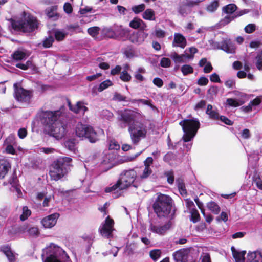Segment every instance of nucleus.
<instances>
[{
	"mask_svg": "<svg viewBox=\"0 0 262 262\" xmlns=\"http://www.w3.org/2000/svg\"><path fill=\"white\" fill-rule=\"evenodd\" d=\"M119 121L122 128L128 126L130 139L134 144L137 145L142 139L146 137L147 127L139 121L136 116H120Z\"/></svg>",
	"mask_w": 262,
	"mask_h": 262,
	"instance_id": "f257e3e1",
	"label": "nucleus"
},
{
	"mask_svg": "<svg viewBox=\"0 0 262 262\" xmlns=\"http://www.w3.org/2000/svg\"><path fill=\"white\" fill-rule=\"evenodd\" d=\"M137 179V172L131 169L123 171L120 175L117 183L105 189L106 193H112L114 198H118L122 193V190L130 187Z\"/></svg>",
	"mask_w": 262,
	"mask_h": 262,
	"instance_id": "f03ea898",
	"label": "nucleus"
},
{
	"mask_svg": "<svg viewBox=\"0 0 262 262\" xmlns=\"http://www.w3.org/2000/svg\"><path fill=\"white\" fill-rule=\"evenodd\" d=\"M60 116H47L42 119L48 134L56 139L62 138L67 132L66 124L60 119Z\"/></svg>",
	"mask_w": 262,
	"mask_h": 262,
	"instance_id": "7ed1b4c3",
	"label": "nucleus"
},
{
	"mask_svg": "<svg viewBox=\"0 0 262 262\" xmlns=\"http://www.w3.org/2000/svg\"><path fill=\"white\" fill-rule=\"evenodd\" d=\"M42 257L43 262H72L66 252L54 244L46 247Z\"/></svg>",
	"mask_w": 262,
	"mask_h": 262,
	"instance_id": "20e7f679",
	"label": "nucleus"
},
{
	"mask_svg": "<svg viewBox=\"0 0 262 262\" xmlns=\"http://www.w3.org/2000/svg\"><path fill=\"white\" fill-rule=\"evenodd\" d=\"M171 201L168 195L160 194L158 196L153 207L159 217L172 218L174 212L172 210Z\"/></svg>",
	"mask_w": 262,
	"mask_h": 262,
	"instance_id": "39448f33",
	"label": "nucleus"
},
{
	"mask_svg": "<svg viewBox=\"0 0 262 262\" xmlns=\"http://www.w3.org/2000/svg\"><path fill=\"white\" fill-rule=\"evenodd\" d=\"M72 159L69 157L59 158L50 167L49 174L52 180L57 181L68 172V167L71 165Z\"/></svg>",
	"mask_w": 262,
	"mask_h": 262,
	"instance_id": "423d86ee",
	"label": "nucleus"
},
{
	"mask_svg": "<svg viewBox=\"0 0 262 262\" xmlns=\"http://www.w3.org/2000/svg\"><path fill=\"white\" fill-rule=\"evenodd\" d=\"M11 25L14 30L23 32H31L37 27L36 18L25 12H24L23 17L21 20L12 21Z\"/></svg>",
	"mask_w": 262,
	"mask_h": 262,
	"instance_id": "0eeeda50",
	"label": "nucleus"
},
{
	"mask_svg": "<svg viewBox=\"0 0 262 262\" xmlns=\"http://www.w3.org/2000/svg\"><path fill=\"white\" fill-rule=\"evenodd\" d=\"M184 134L182 139L185 142L190 141L196 135L200 127V123L197 119H187L180 122Z\"/></svg>",
	"mask_w": 262,
	"mask_h": 262,
	"instance_id": "6e6552de",
	"label": "nucleus"
},
{
	"mask_svg": "<svg viewBox=\"0 0 262 262\" xmlns=\"http://www.w3.org/2000/svg\"><path fill=\"white\" fill-rule=\"evenodd\" d=\"M75 133L77 137L88 138L92 143H94L98 140L96 132L94 131L92 127L87 125L81 123L77 124L75 128Z\"/></svg>",
	"mask_w": 262,
	"mask_h": 262,
	"instance_id": "1a4fd4ad",
	"label": "nucleus"
},
{
	"mask_svg": "<svg viewBox=\"0 0 262 262\" xmlns=\"http://www.w3.org/2000/svg\"><path fill=\"white\" fill-rule=\"evenodd\" d=\"M15 87V97L20 102L29 103L32 97V92L25 90L22 88L17 87L16 84H14Z\"/></svg>",
	"mask_w": 262,
	"mask_h": 262,
	"instance_id": "9d476101",
	"label": "nucleus"
},
{
	"mask_svg": "<svg viewBox=\"0 0 262 262\" xmlns=\"http://www.w3.org/2000/svg\"><path fill=\"white\" fill-rule=\"evenodd\" d=\"M114 221L107 216L104 223L102 224L99 230L101 235L104 237H109L113 231Z\"/></svg>",
	"mask_w": 262,
	"mask_h": 262,
	"instance_id": "9b49d317",
	"label": "nucleus"
},
{
	"mask_svg": "<svg viewBox=\"0 0 262 262\" xmlns=\"http://www.w3.org/2000/svg\"><path fill=\"white\" fill-rule=\"evenodd\" d=\"M176 262H188L191 260V256L188 249L179 250L173 253Z\"/></svg>",
	"mask_w": 262,
	"mask_h": 262,
	"instance_id": "f8f14e48",
	"label": "nucleus"
},
{
	"mask_svg": "<svg viewBox=\"0 0 262 262\" xmlns=\"http://www.w3.org/2000/svg\"><path fill=\"white\" fill-rule=\"evenodd\" d=\"M59 217V214L58 213L52 214L43 218L41 223L45 228H51L56 225Z\"/></svg>",
	"mask_w": 262,
	"mask_h": 262,
	"instance_id": "ddd939ff",
	"label": "nucleus"
},
{
	"mask_svg": "<svg viewBox=\"0 0 262 262\" xmlns=\"http://www.w3.org/2000/svg\"><path fill=\"white\" fill-rule=\"evenodd\" d=\"M66 101L69 109L74 113L84 114L88 111V108L82 101H78L73 105L69 99H67Z\"/></svg>",
	"mask_w": 262,
	"mask_h": 262,
	"instance_id": "4468645a",
	"label": "nucleus"
},
{
	"mask_svg": "<svg viewBox=\"0 0 262 262\" xmlns=\"http://www.w3.org/2000/svg\"><path fill=\"white\" fill-rule=\"evenodd\" d=\"M171 226L172 223L170 221L168 222L165 225L161 226H158L151 223L149 229L153 233L162 235L165 233L171 228Z\"/></svg>",
	"mask_w": 262,
	"mask_h": 262,
	"instance_id": "2eb2a0df",
	"label": "nucleus"
},
{
	"mask_svg": "<svg viewBox=\"0 0 262 262\" xmlns=\"http://www.w3.org/2000/svg\"><path fill=\"white\" fill-rule=\"evenodd\" d=\"M115 155L111 153L106 154L104 155L100 163L103 170L107 171L113 166V162L115 159Z\"/></svg>",
	"mask_w": 262,
	"mask_h": 262,
	"instance_id": "dca6fc26",
	"label": "nucleus"
},
{
	"mask_svg": "<svg viewBox=\"0 0 262 262\" xmlns=\"http://www.w3.org/2000/svg\"><path fill=\"white\" fill-rule=\"evenodd\" d=\"M186 45L187 41L183 35L178 33H174V39L172 43V47H179L183 49L186 47Z\"/></svg>",
	"mask_w": 262,
	"mask_h": 262,
	"instance_id": "f3484780",
	"label": "nucleus"
},
{
	"mask_svg": "<svg viewBox=\"0 0 262 262\" xmlns=\"http://www.w3.org/2000/svg\"><path fill=\"white\" fill-rule=\"evenodd\" d=\"M262 102V95L257 97L253 100L251 101L248 105L241 107L242 111L245 113L250 112L255 109V107L258 105Z\"/></svg>",
	"mask_w": 262,
	"mask_h": 262,
	"instance_id": "a211bd4d",
	"label": "nucleus"
},
{
	"mask_svg": "<svg viewBox=\"0 0 262 262\" xmlns=\"http://www.w3.org/2000/svg\"><path fill=\"white\" fill-rule=\"evenodd\" d=\"M20 231L23 233L27 232L28 235L34 237H38L39 234V231L38 227L35 226H21L20 228Z\"/></svg>",
	"mask_w": 262,
	"mask_h": 262,
	"instance_id": "6ab92c4d",
	"label": "nucleus"
},
{
	"mask_svg": "<svg viewBox=\"0 0 262 262\" xmlns=\"http://www.w3.org/2000/svg\"><path fill=\"white\" fill-rule=\"evenodd\" d=\"M221 49L228 53H234L236 48L230 39H227L222 42Z\"/></svg>",
	"mask_w": 262,
	"mask_h": 262,
	"instance_id": "aec40b11",
	"label": "nucleus"
},
{
	"mask_svg": "<svg viewBox=\"0 0 262 262\" xmlns=\"http://www.w3.org/2000/svg\"><path fill=\"white\" fill-rule=\"evenodd\" d=\"M129 26L134 29H140L141 30H146L147 25L142 20L138 18H134L130 23Z\"/></svg>",
	"mask_w": 262,
	"mask_h": 262,
	"instance_id": "412c9836",
	"label": "nucleus"
},
{
	"mask_svg": "<svg viewBox=\"0 0 262 262\" xmlns=\"http://www.w3.org/2000/svg\"><path fill=\"white\" fill-rule=\"evenodd\" d=\"M30 54L29 51L22 49L15 51L11 56L14 60L19 61L26 59L29 56Z\"/></svg>",
	"mask_w": 262,
	"mask_h": 262,
	"instance_id": "4be33fe9",
	"label": "nucleus"
},
{
	"mask_svg": "<svg viewBox=\"0 0 262 262\" xmlns=\"http://www.w3.org/2000/svg\"><path fill=\"white\" fill-rule=\"evenodd\" d=\"M10 167V164L7 161L0 160V178L2 179L5 177Z\"/></svg>",
	"mask_w": 262,
	"mask_h": 262,
	"instance_id": "5701e85b",
	"label": "nucleus"
},
{
	"mask_svg": "<svg viewBox=\"0 0 262 262\" xmlns=\"http://www.w3.org/2000/svg\"><path fill=\"white\" fill-rule=\"evenodd\" d=\"M57 6H53L48 8L46 10V13L48 17L56 20L59 18V15L57 12Z\"/></svg>",
	"mask_w": 262,
	"mask_h": 262,
	"instance_id": "b1692460",
	"label": "nucleus"
},
{
	"mask_svg": "<svg viewBox=\"0 0 262 262\" xmlns=\"http://www.w3.org/2000/svg\"><path fill=\"white\" fill-rule=\"evenodd\" d=\"M231 250L233 256L235 259L236 262H244L245 255L246 254L245 251L239 252L237 251L234 247H232Z\"/></svg>",
	"mask_w": 262,
	"mask_h": 262,
	"instance_id": "393cba45",
	"label": "nucleus"
},
{
	"mask_svg": "<svg viewBox=\"0 0 262 262\" xmlns=\"http://www.w3.org/2000/svg\"><path fill=\"white\" fill-rule=\"evenodd\" d=\"M2 251L7 256L9 262H14L16 258V255L15 253L12 252L9 247L4 246L2 247Z\"/></svg>",
	"mask_w": 262,
	"mask_h": 262,
	"instance_id": "a878e982",
	"label": "nucleus"
},
{
	"mask_svg": "<svg viewBox=\"0 0 262 262\" xmlns=\"http://www.w3.org/2000/svg\"><path fill=\"white\" fill-rule=\"evenodd\" d=\"M248 255L250 259H255L257 262H262V248L255 251L249 252Z\"/></svg>",
	"mask_w": 262,
	"mask_h": 262,
	"instance_id": "bb28decb",
	"label": "nucleus"
},
{
	"mask_svg": "<svg viewBox=\"0 0 262 262\" xmlns=\"http://www.w3.org/2000/svg\"><path fill=\"white\" fill-rule=\"evenodd\" d=\"M152 170L151 168L144 167V168L141 170V172L139 173L138 175H137V180L138 179H145L149 177L151 174Z\"/></svg>",
	"mask_w": 262,
	"mask_h": 262,
	"instance_id": "cd10ccee",
	"label": "nucleus"
},
{
	"mask_svg": "<svg viewBox=\"0 0 262 262\" xmlns=\"http://www.w3.org/2000/svg\"><path fill=\"white\" fill-rule=\"evenodd\" d=\"M244 100H241L237 99L228 98L226 100V104L232 107H238L245 103Z\"/></svg>",
	"mask_w": 262,
	"mask_h": 262,
	"instance_id": "c85d7f7f",
	"label": "nucleus"
},
{
	"mask_svg": "<svg viewBox=\"0 0 262 262\" xmlns=\"http://www.w3.org/2000/svg\"><path fill=\"white\" fill-rule=\"evenodd\" d=\"M142 17L145 20H155L156 19L155 13L152 9H147L143 13Z\"/></svg>",
	"mask_w": 262,
	"mask_h": 262,
	"instance_id": "c756f323",
	"label": "nucleus"
},
{
	"mask_svg": "<svg viewBox=\"0 0 262 262\" xmlns=\"http://www.w3.org/2000/svg\"><path fill=\"white\" fill-rule=\"evenodd\" d=\"M65 109L64 106H61L59 110L51 111L46 110L44 108H41L39 112L40 115H56L58 113L63 114L64 113V110Z\"/></svg>",
	"mask_w": 262,
	"mask_h": 262,
	"instance_id": "7c9ffc66",
	"label": "nucleus"
},
{
	"mask_svg": "<svg viewBox=\"0 0 262 262\" xmlns=\"http://www.w3.org/2000/svg\"><path fill=\"white\" fill-rule=\"evenodd\" d=\"M146 71L144 68H138L134 73L135 78L139 81L142 82L145 80L144 77L142 75L143 74L145 73Z\"/></svg>",
	"mask_w": 262,
	"mask_h": 262,
	"instance_id": "2f4dec72",
	"label": "nucleus"
},
{
	"mask_svg": "<svg viewBox=\"0 0 262 262\" xmlns=\"http://www.w3.org/2000/svg\"><path fill=\"white\" fill-rule=\"evenodd\" d=\"M147 34L144 33L138 35V34H133L130 37V40L133 43H141L143 41L144 38L146 37Z\"/></svg>",
	"mask_w": 262,
	"mask_h": 262,
	"instance_id": "473e14b6",
	"label": "nucleus"
},
{
	"mask_svg": "<svg viewBox=\"0 0 262 262\" xmlns=\"http://www.w3.org/2000/svg\"><path fill=\"white\" fill-rule=\"evenodd\" d=\"M246 13H247V12H246L245 10H244L242 12H240V13L239 14H238L237 15H234L233 16H230L229 15H228L221 21V24L222 25H226L228 24V23H229L234 18L236 17L237 16H241Z\"/></svg>",
	"mask_w": 262,
	"mask_h": 262,
	"instance_id": "72a5a7b5",
	"label": "nucleus"
},
{
	"mask_svg": "<svg viewBox=\"0 0 262 262\" xmlns=\"http://www.w3.org/2000/svg\"><path fill=\"white\" fill-rule=\"evenodd\" d=\"M207 207L213 213L217 214L220 211V207L214 202L211 201L207 203Z\"/></svg>",
	"mask_w": 262,
	"mask_h": 262,
	"instance_id": "f704fd0d",
	"label": "nucleus"
},
{
	"mask_svg": "<svg viewBox=\"0 0 262 262\" xmlns=\"http://www.w3.org/2000/svg\"><path fill=\"white\" fill-rule=\"evenodd\" d=\"M209 117L212 119H219L224 122L225 124L229 125L233 124V121L226 117V116H209Z\"/></svg>",
	"mask_w": 262,
	"mask_h": 262,
	"instance_id": "c9c22d12",
	"label": "nucleus"
},
{
	"mask_svg": "<svg viewBox=\"0 0 262 262\" xmlns=\"http://www.w3.org/2000/svg\"><path fill=\"white\" fill-rule=\"evenodd\" d=\"M64 145L69 150L75 152L76 150V142L75 139H70L66 141L64 143Z\"/></svg>",
	"mask_w": 262,
	"mask_h": 262,
	"instance_id": "e433bc0d",
	"label": "nucleus"
},
{
	"mask_svg": "<svg viewBox=\"0 0 262 262\" xmlns=\"http://www.w3.org/2000/svg\"><path fill=\"white\" fill-rule=\"evenodd\" d=\"M237 9V7L233 4H231L227 5L223 8V11L228 14H232Z\"/></svg>",
	"mask_w": 262,
	"mask_h": 262,
	"instance_id": "4c0bfd02",
	"label": "nucleus"
},
{
	"mask_svg": "<svg viewBox=\"0 0 262 262\" xmlns=\"http://www.w3.org/2000/svg\"><path fill=\"white\" fill-rule=\"evenodd\" d=\"M219 7V2L217 0H214L211 2L207 7V11L210 13L214 12Z\"/></svg>",
	"mask_w": 262,
	"mask_h": 262,
	"instance_id": "58836bf2",
	"label": "nucleus"
},
{
	"mask_svg": "<svg viewBox=\"0 0 262 262\" xmlns=\"http://www.w3.org/2000/svg\"><path fill=\"white\" fill-rule=\"evenodd\" d=\"M170 57L176 63L185 62V60L183 58L182 54L179 55L177 53L174 52L171 54Z\"/></svg>",
	"mask_w": 262,
	"mask_h": 262,
	"instance_id": "ea45409f",
	"label": "nucleus"
},
{
	"mask_svg": "<svg viewBox=\"0 0 262 262\" xmlns=\"http://www.w3.org/2000/svg\"><path fill=\"white\" fill-rule=\"evenodd\" d=\"M191 213V220L193 223H196L198 222L200 220V214L199 213L198 211L194 208H192L190 211Z\"/></svg>",
	"mask_w": 262,
	"mask_h": 262,
	"instance_id": "a19ab883",
	"label": "nucleus"
},
{
	"mask_svg": "<svg viewBox=\"0 0 262 262\" xmlns=\"http://www.w3.org/2000/svg\"><path fill=\"white\" fill-rule=\"evenodd\" d=\"M67 34V33L62 30H57L55 31V38L58 41L63 40L66 36Z\"/></svg>",
	"mask_w": 262,
	"mask_h": 262,
	"instance_id": "79ce46f5",
	"label": "nucleus"
},
{
	"mask_svg": "<svg viewBox=\"0 0 262 262\" xmlns=\"http://www.w3.org/2000/svg\"><path fill=\"white\" fill-rule=\"evenodd\" d=\"M112 85V82L110 80H107L104 81L100 84V85L98 88V90L99 92H102L104 90H105V89H107V88H108L109 86H111Z\"/></svg>",
	"mask_w": 262,
	"mask_h": 262,
	"instance_id": "37998d69",
	"label": "nucleus"
},
{
	"mask_svg": "<svg viewBox=\"0 0 262 262\" xmlns=\"http://www.w3.org/2000/svg\"><path fill=\"white\" fill-rule=\"evenodd\" d=\"M120 146L118 142L114 139H111L108 141V148L110 150H118Z\"/></svg>",
	"mask_w": 262,
	"mask_h": 262,
	"instance_id": "c03bdc74",
	"label": "nucleus"
},
{
	"mask_svg": "<svg viewBox=\"0 0 262 262\" xmlns=\"http://www.w3.org/2000/svg\"><path fill=\"white\" fill-rule=\"evenodd\" d=\"M31 211L28 207L24 206L23 208V213L20 216V220L23 221L26 220L28 217L31 215Z\"/></svg>",
	"mask_w": 262,
	"mask_h": 262,
	"instance_id": "a18cd8bd",
	"label": "nucleus"
},
{
	"mask_svg": "<svg viewBox=\"0 0 262 262\" xmlns=\"http://www.w3.org/2000/svg\"><path fill=\"white\" fill-rule=\"evenodd\" d=\"M181 71L184 75L192 73L193 72V68L188 64L184 65L181 67Z\"/></svg>",
	"mask_w": 262,
	"mask_h": 262,
	"instance_id": "49530a36",
	"label": "nucleus"
},
{
	"mask_svg": "<svg viewBox=\"0 0 262 262\" xmlns=\"http://www.w3.org/2000/svg\"><path fill=\"white\" fill-rule=\"evenodd\" d=\"M120 78L124 82H129L132 79V76L126 71H122L120 73Z\"/></svg>",
	"mask_w": 262,
	"mask_h": 262,
	"instance_id": "de8ad7c7",
	"label": "nucleus"
},
{
	"mask_svg": "<svg viewBox=\"0 0 262 262\" xmlns=\"http://www.w3.org/2000/svg\"><path fill=\"white\" fill-rule=\"evenodd\" d=\"M100 28L98 27H93L88 29V33L93 37H95L99 34Z\"/></svg>",
	"mask_w": 262,
	"mask_h": 262,
	"instance_id": "09e8293b",
	"label": "nucleus"
},
{
	"mask_svg": "<svg viewBox=\"0 0 262 262\" xmlns=\"http://www.w3.org/2000/svg\"><path fill=\"white\" fill-rule=\"evenodd\" d=\"M54 199L53 194H50L48 196H46L44 198L42 206L43 207H48Z\"/></svg>",
	"mask_w": 262,
	"mask_h": 262,
	"instance_id": "8fccbe9b",
	"label": "nucleus"
},
{
	"mask_svg": "<svg viewBox=\"0 0 262 262\" xmlns=\"http://www.w3.org/2000/svg\"><path fill=\"white\" fill-rule=\"evenodd\" d=\"M145 8V5L144 4H141L139 5L134 6L132 7V11L136 14L142 12Z\"/></svg>",
	"mask_w": 262,
	"mask_h": 262,
	"instance_id": "3c124183",
	"label": "nucleus"
},
{
	"mask_svg": "<svg viewBox=\"0 0 262 262\" xmlns=\"http://www.w3.org/2000/svg\"><path fill=\"white\" fill-rule=\"evenodd\" d=\"M256 66L259 70H262V51L260 52L256 58Z\"/></svg>",
	"mask_w": 262,
	"mask_h": 262,
	"instance_id": "603ef678",
	"label": "nucleus"
},
{
	"mask_svg": "<svg viewBox=\"0 0 262 262\" xmlns=\"http://www.w3.org/2000/svg\"><path fill=\"white\" fill-rule=\"evenodd\" d=\"M171 61L168 58H162L160 61V65L163 68H168L170 66Z\"/></svg>",
	"mask_w": 262,
	"mask_h": 262,
	"instance_id": "864d4df0",
	"label": "nucleus"
},
{
	"mask_svg": "<svg viewBox=\"0 0 262 262\" xmlns=\"http://www.w3.org/2000/svg\"><path fill=\"white\" fill-rule=\"evenodd\" d=\"M255 30L256 26L254 24H248L244 28L245 32L249 34L253 32Z\"/></svg>",
	"mask_w": 262,
	"mask_h": 262,
	"instance_id": "5fc2aeb1",
	"label": "nucleus"
},
{
	"mask_svg": "<svg viewBox=\"0 0 262 262\" xmlns=\"http://www.w3.org/2000/svg\"><path fill=\"white\" fill-rule=\"evenodd\" d=\"M53 41V37L49 36L43 41V46L45 48H49L52 45Z\"/></svg>",
	"mask_w": 262,
	"mask_h": 262,
	"instance_id": "6e6d98bb",
	"label": "nucleus"
},
{
	"mask_svg": "<svg viewBox=\"0 0 262 262\" xmlns=\"http://www.w3.org/2000/svg\"><path fill=\"white\" fill-rule=\"evenodd\" d=\"M161 255V251L159 250H154L150 252V256L154 260L159 258Z\"/></svg>",
	"mask_w": 262,
	"mask_h": 262,
	"instance_id": "4d7b16f0",
	"label": "nucleus"
},
{
	"mask_svg": "<svg viewBox=\"0 0 262 262\" xmlns=\"http://www.w3.org/2000/svg\"><path fill=\"white\" fill-rule=\"evenodd\" d=\"M4 146L5 147V150L7 153L11 154H15V149L13 146V145L11 144H4Z\"/></svg>",
	"mask_w": 262,
	"mask_h": 262,
	"instance_id": "13d9d810",
	"label": "nucleus"
},
{
	"mask_svg": "<svg viewBox=\"0 0 262 262\" xmlns=\"http://www.w3.org/2000/svg\"><path fill=\"white\" fill-rule=\"evenodd\" d=\"M165 175L167 177V181L169 184H172L174 181V176L172 171H167L165 173Z\"/></svg>",
	"mask_w": 262,
	"mask_h": 262,
	"instance_id": "bf43d9fd",
	"label": "nucleus"
},
{
	"mask_svg": "<svg viewBox=\"0 0 262 262\" xmlns=\"http://www.w3.org/2000/svg\"><path fill=\"white\" fill-rule=\"evenodd\" d=\"M113 100L118 101H125L126 97L120 94L115 93L114 95Z\"/></svg>",
	"mask_w": 262,
	"mask_h": 262,
	"instance_id": "052dcab7",
	"label": "nucleus"
},
{
	"mask_svg": "<svg viewBox=\"0 0 262 262\" xmlns=\"http://www.w3.org/2000/svg\"><path fill=\"white\" fill-rule=\"evenodd\" d=\"M233 94L237 98V99L244 100L245 101L246 94L238 91H234L233 92Z\"/></svg>",
	"mask_w": 262,
	"mask_h": 262,
	"instance_id": "680f3d73",
	"label": "nucleus"
},
{
	"mask_svg": "<svg viewBox=\"0 0 262 262\" xmlns=\"http://www.w3.org/2000/svg\"><path fill=\"white\" fill-rule=\"evenodd\" d=\"M55 150V149L50 147H42L39 149L40 152H42L46 154L53 153Z\"/></svg>",
	"mask_w": 262,
	"mask_h": 262,
	"instance_id": "e2e57ef3",
	"label": "nucleus"
},
{
	"mask_svg": "<svg viewBox=\"0 0 262 262\" xmlns=\"http://www.w3.org/2000/svg\"><path fill=\"white\" fill-rule=\"evenodd\" d=\"M27 135V131L25 128H21L18 131V136L20 139L25 138Z\"/></svg>",
	"mask_w": 262,
	"mask_h": 262,
	"instance_id": "0e129e2a",
	"label": "nucleus"
},
{
	"mask_svg": "<svg viewBox=\"0 0 262 262\" xmlns=\"http://www.w3.org/2000/svg\"><path fill=\"white\" fill-rule=\"evenodd\" d=\"M152 163L153 159L152 157H150L147 158L146 159L144 162V166L148 168H151L150 166L152 164Z\"/></svg>",
	"mask_w": 262,
	"mask_h": 262,
	"instance_id": "69168bd1",
	"label": "nucleus"
},
{
	"mask_svg": "<svg viewBox=\"0 0 262 262\" xmlns=\"http://www.w3.org/2000/svg\"><path fill=\"white\" fill-rule=\"evenodd\" d=\"M208 83V80L205 77H200L198 81V84L200 85H206Z\"/></svg>",
	"mask_w": 262,
	"mask_h": 262,
	"instance_id": "338daca9",
	"label": "nucleus"
},
{
	"mask_svg": "<svg viewBox=\"0 0 262 262\" xmlns=\"http://www.w3.org/2000/svg\"><path fill=\"white\" fill-rule=\"evenodd\" d=\"M63 9L65 12L68 14L72 13L73 10L71 5L69 3L64 4Z\"/></svg>",
	"mask_w": 262,
	"mask_h": 262,
	"instance_id": "774afa93",
	"label": "nucleus"
}]
</instances>
